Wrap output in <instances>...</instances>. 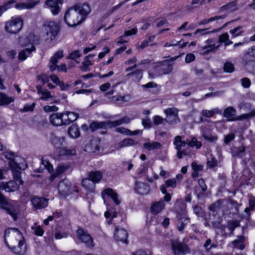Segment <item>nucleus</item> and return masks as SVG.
<instances>
[{
	"instance_id": "obj_1",
	"label": "nucleus",
	"mask_w": 255,
	"mask_h": 255,
	"mask_svg": "<svg viewBox=\"0 0 255 255\" xmlns=\"http://www.w3.org/2000/svg\"><path fill=\"white\" fill-rule=\"evenodd\" d=\"M45 39L48 42H50L55 38L59 31V26L53 21L46 22L42 29Z\"/></svg>"
},
{
	"instance_id": "obj_2",
	"label": "nucleus",
	"mask_w": 255,
	"mask_h": 255,
	"mask_svg": "<svg viewBox=\"0 0 255 255\" xmlns=\"http://www.w3.org/2000/svg\"><path fill=\"white\" fill-rule=\"evenodd\" d=\"M74 6L70 8L66 12L64 20L70 26H75L79 25L84 21L83 18Z\"/></svg>"
},
{
	"instance_id": "obj_3",
	"label": "nucleus",
	"mask_w": 255,
	"mask_h": 255,
	"mask_svg": "<svg viewBox=\"0 0 255 255\" xmlns=\"http://www.w3.org/2000/svg\"><path fill=\"white\" fill-rule=\"evenodd\" d=\"M5 242L7 240L9 245L17 244L19 241H24L21 233L17 228H9L5 230L4 233Z\"/></svg>"
},
{
	"instance_id": "obj_4",
	"label": "nucleus",
	"mask_w": 255,
	"mask_h": 255,
	"mask_svg": "<svg viewBox=\"0 0 255 255\" xmlns=\"http://www.w3.org/2000/svg\"><path fill=\"white\" fill-rule=\"evenodd\" d=\"M23 26V20L20 17H12L11 20L7 22L5 25L6 31L10 33H18Z\"/></svg>"
},
{
	"instance_id": "obj_5",
	"label": "nucleus",
	"mask_w": 255,
	"mask_h": 255,
	"mask_svg": "<svg viewBox=\"0 0 255 255\" xmlns=\"http://www.w3.org/2000/svg\"><path fill=\"white\" fill-rule=\"evenodd\" d=\"M172 250L175 255H184L190 253L187 246L177 240H171Z\"/></svg>"
},
{
	"instance_id": "obj_6",
	"label": "nucleus",
	"mask_w": 255,
	"mask_h": 255,
	"mask_svg": "<svg viewBox=\"0 0 255 255\" xmlns=\"http://www.w3.org/2000/svg\"><path fill=\"white\" fill-rule=\"evenodd\" d=\"M76 235L79 241L86 244L89 248H93L95 246L93 239L87 231L79 228L76 231Z\"/></svg>"
},
{
	"instance_id": "obj_7",
	"label": "nucleus",
	"mask_w": 255,
	"mask_h": 255,
	"mask_svg": "<svg viewBox=\"0 0 255 255\" xmlns=\"http://www.w3.org/2000/svg\"><path fill=\"white\" fill-rule=\"evenodd\" d=\"M179 110L175 108H167L164 111L166 115L165 121L170 125H175L180 122L178 117Z\"/></svg>"
},
{
	"instance_id": "obj_8",
	"label": "nucleus",
	"mask_w": 255,
	"mask_h": 255,
	"mask_svg": "<svg viewBox=\"0 0 255 255\" xmlns=\"http://www.w3.org/2000/svg\"><path fill=\"white\" fill-rule=\"evenodd\" d=\"M236 110L233 107H228L226 108L224 111L223 116L225 118L228 119V121H241L243 119H247L248 118V115H242L237 118H235L236 115Z\"/></svg>"
},
{
	"instance_id": "obj_9",
	"label": "nucleus",
	"mask_w": 255,
	"mask_h": 255,
	"mask_svg": "<svg viewBox=\"0 0 255 255\" xmlns=\"http://www.w3.org/2000/svg\"><path fill=\"white\" fill-rule=\"evenodd\" d=\"M49 199L44 197L32 196L31 202L33 207L36 209H42L46 207L48 205Z\"/></svg>"
},
{
	"instance_id": "obj_10",
	"label": "nucleus",
	"mask_w": 255,
	"mask_h": 255,
	"mask_svg": "<svg viewBox=\"0 0 255 255\" xmlns=\"http://www.w3.org/2000/svg\"><path fill=\"white\" fill-rule=\"evenodd\" d=\"M8 204L9 202L7 198L0 191V206L1 208L5 210L6 212L13 218V220L16 221L17 219V212L14 209L7 208L6 206Z\"/></svg>"
},
{
	"instance_id": "obj_11",
	"label": "nucleus",
	"mask_w": 255,
	"mask_h": 255,
	"mask_svg": "<svg viewBox=\"0 0 255 255\" xmlns=\"http://www.w3.org/2000/svg\"><path fill=\"white\" fill-rule=\"evenodd\" d=\"M100 140L98 138H93L89 140L85 146V151L89 153H94L99 150Z\"/></svg>"
},
{
	"instance_id": "obj_12",
	"label": "nucleus",
	"mask_w": 255,
	"mask_h": 255,
	"mask_svg": "<svg viewBox=\"0 0 255 255\" xmlns=\"http://www.w3.org/2000/svg\"><path fill=\"white\" fill-rule=\"evenodd\" d=\"M19 186L15 180H10L8 182H0V189L6 192H14L17 190Z\"/></svg>"
},
{
	"instance_id": "obj_13",
	"label": "nucleus",
	"mask_w": 255,
	"mask_h": 255,
	"mask_svg": "<svg viewBox=\"0 0 255 255\" xmlns=\"http://www.w3.org/2000/svg\"><path fill=\"white\" fill-rule=\"evenodd\" d=\"M19 43L22 46H27L31 44V47L33 45L39 43V40L37 36L33 34L29 33L25 38H21Z\"/></svg>"
},
{
	"instance_id": "obj_14",
	"label": "nucleus",
	"mask_w": 255,
	"mask_h": 255,
	"mask_svg": "<svg viewBox=\"0 0 255 255\" xmlns=\"http://www.w3.org/2000/svg\"><path fill=\"white\" fill-rule=\"evenodd\" d=\"M58 189L59 193L63 195L67 196L72 192L71 183L67 179L61 181Z\"/></svg>"
},
{
	"instance_id": "obj_15",
	"label": "nucleus",
	"mask_w": 255,
	"mask_h": 255,
	"mask_svg": "<svg viewBox=\"0 0 255 255\" xmlns=\"http://www.w3.org/2000/svg\"><path fill=\"white\" fill-rule=\"evenodd\" d=\"M128 237V232L123 229L119 228L116 227L114 233V238L117 241L127 243V239Z\"/></svg>"
},
{
	"instance_id": "obj_16",
	"label": "nucleus",
	"mask_w": 255,
	"mask_h": 255,
	"mask_svg": "<svg viewBox=\"0 0 255 255\" xmlns=\"http://www.w3.org/2000/svg\"><path fill=\"white\" fill-rule=\"evenodd\" d=\"M74 7L77 8L80 16L83 18L84 20L86 18L87 16L90 13L91 9L89 4L87 3H84L83 4L78 3L75 4Z\"/></svg>"
},
{
	"instance_id": "obj_17",
	"label": "nucleus",
	"mask_w": 255,
	"mask_h": 255,
	"mask_svg": "<svg viewBox=\"0 0 255 255\" xmlns=\"http://www.w3.org/2000/svg\"><path fill=\"white\" fill-rule=\"evenodd\" d=\"M225 199H218L214 203H212L208 207L209 210L214 213L217 211L222 209L223 211L225 212L228 210L227 207L225 205Z\"/></svg>"
},
{
	"instance_id": "obj_18",
	"label": "nucleus",
	"mask_w": 255,
	"mask_h": 255,
	"mask_svg": "<svg viewBox=\"0 0 255 255\" xmlns=\"http://www.w3.org/2000/svg\"><path fill=\"white\" fill-rule=\"evenodd\" d=\"M10 250L15 254L22 255L26 251V246L24 245V241H19L17 244L8 245Z\"/></svg>"
},
{
	"instance_id": "obj_19",
	"label": "nucleus",
	"mask_w": 255,
	"mask_h": 255,
	"mask_svg": "<svg viewBox=\"0 0 255 255\" xmlns=\"http://www.w3.org/2000/svg\"><path fill=\"white\" fill-rule=\"evenodd\" d=\"M172 64L169 61H166L161 66H157L156 70L159 71V75L169 74L173 71Z\"/></svg>"
},
{
	"instance_id": "obj_20",
	"label": "nucleus",
	"mask_w": 255,
	"mask_h": 255,
	"mask_svg": "<svg viewBox=\"0 0 255 255\" xmlns=\"http://www.w3.org/2000/svg\"><path fill=\"white\" fill-rule=\"evenodd\" d=\"M134 189L136 192L142 195H147L150 191L149 186L142 182H136Z\"/></svg>"
},
{
	"instance_id": "obj_21",
	"label": "nucleus",
	"mask_w": 255,
	"mask_h": 255,
	"mask_svg": "<svg viewBox=\"0 0 255 255\" xmlns=\"http://www.w3.org/2000/svg\"><path fill=\"white\" fill-rule=\"evenodd\" d=\"M63 57V52L62 50L57 51L53 56H52L50 60V65L49 68L51 71H53L55 70L59 66L57 65L58 60L61 59Z\"/></svg>"
},
{
	"instance_id": "obj_22",
	"label": "nucleus",
	"mask_w": 255,
	"mask_h": 255,
	"mask_svg": "<svg viewBox=\"0 0 255 255\" xmlns=\"http://www.w3.org/2000/svg\"><path fill=\"white\" fill-rule=\"evenodd\" d=\"M62 113H53L49 117L50 122L55 126H60L64 124Z\"/></svg>"
},
{
	"instance_id": "obj_23",
	"label": "nucleus",
	"mask_w": 255,
	"mask_h": 255,
	"mask_svg": "<svg viewBox=\"0 0 255 255\" xmlns=\"http://www.w3.org/2000/svg\"><path fill=\"white\" fill-rule=\"evenodd\" d=\"M243 62L246 69L250 73L255 74V59L244 57Z\"/></svg>"
},
{
	"instance_id": "obj_24",
	"label": "nucleus",
	"mask_w": 255,
	"mask_h": 255,
	"mask_svg": "<svg viewBox=\"0 0 255 255\" xmlns=\"http://www.w3.org/2000/svg\"><path fill=\"white\" fill-rule=\"evenodd\" d=\"M24 162V159L23 158L16 155L13 161H9L11 168H18L19 169H25L26 165Z\"/></svg>"
},
{
	"instance_id": "obj_25",
	"label": "nucleus",
	"mask_w": 255,
	"mask_h": 255,
	"mask_svg": "<svg viewBox=\"0 0 255 255\" xmlns=\"http://www.w3.org/2000/svg\"><path fill=\"white\" fill-rule=\"evenodd\" d=\"M62 3V0H47L46 4L50 7V10L53 14L56 15L60 11L58 3Z\"/></svg>"
},
{
	"instance_id": "obj_26",
	"label": "nucleus",
	"mask_w": 255,
	"mask_h": 255,
	"mask_svg": "<svg viewBox=\"0 0 255 255\" xmlns=\"http://www.w3.org/2000/svg\"><path fill=\"white\" fill-rule=\"evenodd\" d=\"M143 76L142 70L137 69L133 72L128 73L126 75V77L128 79L131 78V80L134 82H138L140 80Z\"/></svg>"
},
{
	"instance_id": "obj_27",
	"label": "nucleus",
	"mask_w": 255,
	"mask_h": 255,
	"mask_svg": "<svg viewBox=\"0 0 255 255\" xmlns=\"http://www.w3.org/2000/svg\"><path fill=\"white\" fill-rule=\"evenodd\" d=\"M110 126V121L105 122H93L90 126V128L92 131L97 129L106 128Z\"/></svg>"
},
{
	"instance_id": "obj_28",
	"label": "nucleus",
	"mask_w": 255,
	"mask_h": 255,
	"mask_svg": "<svg viewBox=\"0 0 255 255\" xmlns=\"http://www.w3.org/2000/svg\"><path fill=\"white\" fill-rule=\"evenodd\" d=\"M64 117H67V119H64V124L66 125L77 120L79 117V115L74 112H66V115Z\"/></svg>"
},
{
	"instance_id": "obj_29",
	"label": "nucleus",
	"mask_w": 255,
	"mask_h": 255,
	"mask_svg": "<svg viewBox=\"0 0 255 255\" xmlns=\"http://www.w3.org/2000/svg\"><path fill=\"white\" fill-rule=\"evenodd\" d=\"M165 204L163 201H158L154 203L151 207V211L154 214L160 213L164 208Z\"/></svg>"
},
{
	"instance_id": "obj_30",
	"label": "nucleus",
	"mask_w": 255,
	"mask_h": 255,
	"mask_svg": "<svg viewBox=\"0 0 255 255\" xmlns=\"http://www.w3.org/2000/svg\"><path fill=\"white\" fill-rule=\"evenodd\" d=\"M246 147L244 146H241L234 147L232 151V156L235 157H242L245 155Z\"/></svg>"
},
{
	"instance_id": "obj_31",
	"label": "nucleus",
	"mask_w": 255,
	"mask_h": 255,
	"mask_svg": "<svg viewBox=\"0 0 255 255\" xmlns=\"http://www.w3.org/2000/svg\"><path fill=\"white\" fill-rule=\"evenodd\" d=\"M35 50L34 46H32L30 48H26L19 53L18 59L20 60H24L30 55L31 52Z\"/></svg>"
},
{
	"instance_id": "obj_32",
	"label": "nucleus",
	"mask_w": 255,
	"mask_h": 255,
	"mask_svg": "<svg viewBox=\"0 0 255 255\" xmlns=\"http://www.w3.org/2000/svg\"><path fill=\"white\" fill-rule=\"evenodd\" d=\"M245 239L244 236H238V239L232 242V245L234 248L243 250L245 248V245L243 244Z\"/></svg>"
},
{
	"instance_id": "obj_33",
	"label": "nucleus",
	"mask_w": 255,
	"mask_h": 255,
	"mask_svg": "<svg viewBox=\"0 0 255 255\" xmlns=\"http://www.w3.org/2000/svg\"><path fill=\"white\" fill-rule=\"evenodd\" d=\"M14 101V98L0 92V106L7 105Z\"/></svg>"
},
{
	"instance_id": "obj_34",
	"label": "nucleus",
	"mask_w": 255,
	"mask_h": 255,
	"mask_svg": "<svg viewBox=\"0 0 255 255\" xmlns=\"http://www.w3.org/2000/svg\"><path fill=\"white\" fill-rule=\"evenodd\" d=\"M68 134L72 138H77L80 135V130L78 126L72 125L68 129Z\"/></svg>"
},
{
	"instance_id": "obj_35",
	"label": "nucleus",
	"mask_w": 255,
	"mask_h": 255,
	"mask_svg": "<svg viewBox=\"0 0 255 255\" xmlns=\"http://www.w3.org/2000/svg\"><path fill=\"white\" fill-rule=\"evenodd\" d=\"M88 177L96 184L102 179V173L99 171H92L89 173Z\"/></svg>"
},
{
	"instance_id": "obj_36",
	"label": "nucleus",
	"mask_w": 255,
	"mask_h": 255,
	"mask_svg": "<svg viewBox=\"0 0 255 255\" xmlns=\"http://www.w3.org/2000/svg\"><path fill=\"white\" fill-rule=\"evenodd\" d=\"M137 143L138 142L137 141H135L131 138H126L120 141L118 143V145L119 148H123L124 147L136 145Z\"/></svg>"
},
{
	"instance_id": "obj_37",
	"label": "nucleus",
	"mask_w": 255,
	"mask_h": 255,
	"mask_svg": "<svg viewBox=\"0 0 255 255\" xmlns=\"http://www.w3.org/2000/svg\"><path fill=\"white\" fill-rule=\"evenodd\" d=\"M104 192L107 195L110 196L117 205L120 204L121 201L118 199V194L115 192V191L112 189H106L104 190Z\"/></svg>"
},
{
	"instance_id": "obj_38",
	"label": "nucleus",
	"mask_w": 255,
	"mask_h": 255,
	"mask_svg": "<svg viewBox=\"0 0 255 255\" xmlns=\"http://www.w3.org/2000/svg\"><path fill=\"white\" fill-rule=\"evenodd\" d=\"M64 140V137H58L54 135H53L51 137L52 143L54 146L58 148L63 146V143Z\"/></svg>"
},
{
	"instance_id": "obj_39",
	"label": "nucleus",
	"mask_w": 255,
	"mask_h": 255,
	"mask_svg": "<svg viewBox=\"0 0 255 255\" xmlns=\"http://www.w3.org/2000/svg\"><path fill=\"white\" fill-rule=\"evenodd\" d=\"M186 144H187V141H182L181 136H175L173 144L176 146V149L177 150H181L182 147H184Z\"/></svg>"
},
{
	"instance_id": "obj_40",
	"label": "nucleus",
	"mask_w": 255,
	"mask_h": 255,
	"mask_svg": "<svg viewBox=\"0 0 255 255\" xmlns=\"http://www.w3.org/2000/svg\"><path fill=\"white\" fill-rule=\"evenodd\" d=\"M161 146L160 143L157 141L146 142L143 145V147L148 150L159 149Z\"/></svg>"
},
{
	"instance_id": "obj_41",
	"label": "nucleus",
	"mask_w": 255,
	"mask_h": 255,
	"mask_svg": "<svg viewBox=\"0 0 255 255\" xmlns=\"http://www.w3.org/2000/svg\"><path fill=\"white\" fill-rule=\"evenodd\" d=\"M190 218L186 216H182L180 218V221L178 222L177 228L178 230L182 232L184 229L185 225L189 221Z\"/></svg>"
},
{
	"instance_id": "obj_42",
	"label": "nucleus",
	"mask_w": 255,
	"mask_h": 255,
	"mask_svg": "<svg viewBox=\"0 0 255 255\" xmlns=\"http://www.w3.org/2000/svg\"><path fill=\"white\" fill-rule=\"evenodd\" d=\"M36 2H21L19 3H16L15 5V7L17 9H30L35 6V5L38 3Z\"/></svg>"
},
{
	"instance_id": "obj_43",
	"label": "nucleus",
	"mask_w": 255,
	"mask_h": 255,
	"mask_svg": "<svg viewBox=\"0 0 255 255\" xmlns=\"http://www.w3.org/2000/svg\"><path fill=\"white\" fill-rule=\"evenodd\" d=\"M11 170L13 171V178L15 179V181L18 182L20 185H22L23 184V181L21 178V169H18V168H11Z\"/></svg>"
},
{
	"instance_id": "obj_44",
	"label": "nucleus",
	"mask_w": 255,
	"mask_h": 255,
	"mask_svg": "<svg viewBox=\"0 0 255 255\" xmlns=\"http://www.w3.org/2000/svg\"><path fill=\"white\" fill-rule=\"evenodd\" d=\"M82 184L84 187L91 190H93L95 186V183L89 177L84 179L82 180Z\"/></svg>"
},
{
	"instance_id": "obj_45",
	"label": "nucleus",
	"mask_w": 255,
	"mask_h": 255,
	"mask_svg": "<svg viewBox=\"0 0 255 255\" xmlns=\"http://www.w3.org/2000/svg\"><path fill=\"white\" fill-rule=\"evenodd\" d=\"M76 154V150L73 148L68 149L65 147L60 148L59 151V155L60 156L64 155H73Z\"/></svg>"
},
{
	"instance_id": "obj_46",
	"label": "nucleus",
	"mask_w": 255,
	"mask_h": 255,
	"mask_svg": "<svg viewBox=\"0 0 255 255\" xmlns=\"http://www.w3.org/2000/svg\"><path fill=\"white\" fill-rule=\"evenodd\" d=\"M226 16H227L226 14H223V15H220V16H215L211 17V18H210L209 19H203V20L200 21L198 23V24L199 25L206 24H207V23H208L209 22H210L211 21H215V20H217L221 19H224Z\"/></svg>"
},
{
	"instance_id": "obj_47",
	"label": "nucleus",
	"mask_w": 255,
	"mask_h": 255,
	"mask_svg": "<svg viewBox=\"0 0 255 255\" xmlns=\"http://www.w3.org/2000/svg\"><path fill=\"white\" fill-rule=\"evenodd\" d=\"M223 69L225 72L230 73L234 71L235 67L232 63L230 62H226L224 64Z\"/></svg>"
},
{
	"instance_id": "obj_48",
	"label": "nucleus",
	"mask_w": 255,
	"mask_h": 255,
	"mask_svg": "<svg viewBox=\"0 0 255 255\" xmlns=\"http://www.w3.org/2000/svg\"><path fill=\"white\" fill-rule=\"evenodd\" d=\"M187 144L190 147L196 146V148L199 149L202 146L201 141H198L196 137H193L192 139L189 141L187 140Z\"/></svg>"
},
{
	"instance_id": "obj_49",
	"label": "nucleus",
	"mask_w": 255,
	"mask_h": 255,
	"mask_svg": "<svg viewBox=\"0 0 255 255\" xmlns=\"http://www.w3.org/2000/svg\"><path fill=\"white\" fill-rule=\"evenodd\" d=\"M15 2V1L14 0H10L8 1L7 2L3 4L1 6H0V16L2 15V14L7 9L10 7V5L13 4Z\"/></svg>"
},
{
	"instance_id": "obj_50",
	"label": "nucleus",
	"mask_w": 255,
	"mask_h": 255,
	"mask_svg": "<svg viewBox=\"0 0 255 255\" xmlns=\"http://www.w3.org/2000/svg\"><path fill=\"white\" fill-rule=\"evenodd\" d=\"M198 184H199V185L201 187V190L202 191V193H199L197 195L198 198H199L200 197L201 195H203L204 192L207 191V186H206V185L205 184L204 180L203 179H202V178H200V179H199V180H198Z\"/></svg>"
},
{
	"instance_id": "obj_51",
	"label": "nucleus",
	"mask_w": 255,
	"mask_h": 255,
	"mask_svg": "<svg viewBox=\"0 0 255 255\" xmlns=\"http://www.w3.org/2000/svg\"><path fill=\"white\" fill-rule=\"evenodd\" d=\"M193 211L194 213L199 217H202L204 214L203 209L198 205L194 207Z\"/></svg>"
},
{
	"instance_id": "obj_52",
	"label": "nucleus",
	"mask_w": 255,
	"mask_h": 255,
	"mask_svg": "<svg viewBox=\"0 0 255 255\" xmlns=\"http://www.w3.org/2000/svg\"><path fill=\"white\" fill-rule=\"evenodd\" d=\"M242 28V26H238L235 27V28L230 30L229 32L230 34L232 35V36L234 37H236L240 35L242 33V31L241 30Z\"/></svg>"
},
{
	"instance_id": "obj_53",
	"label": "nucleus",
	"mask_w": 255,
	"mask_h": 255,
	"mask_svg": "<svg viewBox=\"0 0 255 255\" xmlns=\"http://www.w3.org/2000/svg\"><path fill=\"white\" fill-rule=\"evenodd\" d=\"M42 164L44 166L45 168L47 169L49 172H51L53 171V166L50 163L48 160L46 159L42 158Z\"/></svg>"
},
{
	"instance_id": "obj_54",
	"label": "nucleus",
	"mask_w": 255,
	"mask_h": 255,
	"mask_svg": "<svg viewBox=\"0 0 255 255\" xmlns=\"http://www.w3.org/2000/svg\"><path fill=\"white\" fill-rule=\"evenodd\" d=\"M176 178H172L167 180L165 181V184L167 187H172L174 188L176 186Z\"/></svg>"
},
{
	"instance_id": "obj_55",
	"label": "nucleus",
	"mask_w": 255,
	"mask_h": 255,
	"mask_svg": "<svg viewBox=\"0 0 255 255\" xmlns=\"http://www.w3.org/2000/svg\"><path fill=\"white\" fill-rule=\"evenodd\" d=\"M68 168L65 166L61 165L59 166L56 170V172L53 175L54 178L57 176L58 175L62 174L64 172H65Z\"/></svg>"
},
{
	"instance_id": "obj_56",
	"label": "nucleus",
	"mask_w": 255,
	"mask_h": 255,
	"mask_svg": "<svg viewBox=\"0 0 255 255\" xmlns=\"http://www.w3.org/2000/svg\"><path fill=\"white\" fill-rule=\"evenodd\" d=\"M249 57V58H253L255 59V46H253L251 48H249L248 53L246 54L244 57Z\"/></svg>"
},
{
	"instance_id": "obj_57",
	"label": "nucleus",
	"mask_w": 255,
	"mask_h": 255,
	"mask_svg": "<svg viewBox=\"0 0 255 255\" xmlns=\"http://www.w3.org/2000/svg\"><path fill=\"white\" fill-rule=\"evenodd\" d=\"M212 228L214 229H222L223 225L221 221H215L211 222Z\"/></svg>"
},
{
	"instance_id": "obj_58",
	"label": "nucleus",
	"mask_w": 255,
	"mask_h": 255,
	"mask_svg": "<svg viewBox=\"0 0 255 255\" xmlns=\"http://www.w3.org/2000/svg\"><path fill=\"white\" fill-rule=\"evenodd\" d=\"M122 98V96H114L111 97L110 99L112 103L119 105L122 104L123 100Z\"/></svg>"
},
{
	"instance_id": "obj_59",
	"label": "nucleus",
	"mask_w": 255,
	"mask_h": 255,
	"mask_svg": "<svg viewBox=\"0 0 255 255\" xmlns=\"http://www.w3.org/2000/svg\"><path fill=\"white\" fill-rule=\"evenodd\" d=\"M35 106V103H33L31 105H25L23 109H20V111L22 112L32 111L34 110Z\"/></svg>"
},
{
	"instance_id": "obj_60",
	"label": "nucleus",
	"mask_w": 255,
	"mask_h": 255,
	"mask_svg": "<svg viewBox=\"0 0 255 255\" xmlns=\"http://www.w3.org/2000/svg\"><path fill=\"white\" fill-rule=\"evenodd\" d=\"M32 229L34 231V234L38 236H41L44 233V231L41 229L40 226H37L35 227H32Z\"/></svg>"
},
{
	"instance_id": "obj_61",
	"label": "nucleus",
	"mask_w": 255,
	"mask_h": 255,
	"mask_svg": "<svg viewBox=\"0 0 255 255\" xmlns=\"http://www.w3.org/2000/svg\"><path fill=\"white\" fill-rule=\"evenodd\" d=\"M81 57V54L79 50H75L72 52L68 56V58L75 60L77 58Z\"/></svg>"
},
{
	"instance_id": "obj_62",
	"label": "nucleus",
	"mask_w": 255,
	"mask_h": 255,
	"mask_svg": "<svg viewBox=\"0 0 255 255\" xmlns=\"http://www.w3.org/2000/svg\"><path fill=\"white\" fill-rule=\"evenodd\" d=\"M4 155L5 158L8 159L9 161H13L16 156L14 153L11 151L5 152Z\"/></svg>"
},
{
	"instance_id": "obj_63",
	"label": "nucleus",
	"mask_w": 255,
	"mask_h": 255,
	"mask_svg": "<svg viewBox=\"0 0 255 255\" xmlns=\"http://www.w3.org/2000/svg\"><path fill=\"white\" fill-rule=\"evenodd\" d=\"M116 131L126 135H129V134H131V133L130 130L123 127H120L117 128L116 129Z\"/></svg>"
},
{
	"instance_id": "obj_64",
	"label": "nucleus",
	"mask_w": 255,
	"mask_h": 255,
	"mask_svg": "<svg viewBox=\"0 0 255 255\" xmlns=\"http://www.w3.org/2000/svg\"><path fill=\"white\" fill-rule=\"evenodd\" d=\"M242 85L246 88H249L251 86V81L248 78H244L241 79Z\"/></svg>"
}]
</instances>
